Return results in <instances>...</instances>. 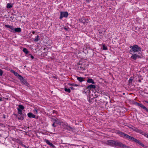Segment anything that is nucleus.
Listing matches in <instances>:
<instances>
[{"instance_id": "2f4dec72", "label": "nucleus", "mask_w": 148, "mask_h": 148, "mask_svg": "<svg viewBox=\"0 0 148 148\" xmlns=\"http://www.w3.org/2000/svg\"><path fill=\"white\" fill-rule=\"evenodd\" d=\"M18 114H20V115H21L23 113L22 112V110H20L19 109H18Z\"/></svg>"}, {"instance_id": "cd10ccee", "label": "nucleus", "mask_w": 148, "mask_h": 148, "mask_svg": "<svg viewBox=\"0 0 148 148\" xmlns=\"http://www.w3.org/2000/svg\"><path fill=\"white\" fill-rule=\"evenodd\" d=\"M135 139V138H134L133 137L130 136L128 140H130V141H132L134 142Z\"/></svg>"}, {"instance_id": "72a5a7b5", "label": "nucleus", "mask_w": 148, "mask_h": 148, "mask_svg": "<svg viewBox=\"0 0 148 148\" xmlns=\"http://www.w3.org/2000/svg\"><path fill=\"white\" fill-rule=\"evenodd\" d=\"M69 85L73 86H79V85L77 84H69Z\"/></svg>"}, {"instance_id": "3c124183", "label": "nucleus", "mask_w": 148, "mask_h": 148, "mask_svg": "<svg viewBox=\"0 0 148 148\" xmlns=\"http://www.w3.org/2000/svg\"><path fill=\"white\" fill-rule=\"evenodd\" d=\"M24 147H26V146L25 145H24Z\"/></svg>"}, {"instance_id": "9d476101", "label": "nucleus", "mask_w": 148, "mask_h": 148, "mask_svg": "<svg viewBox=\"0 0 148 148\" xmlns=\"http://www.w3.org/2000/svg\"><path fill=\"white\" fill-rule=\"evenodd\" d=\"M44 141L48 145H50L53 148H54L55 147V146L52 143H50L49 140L47 139H45Z\"/></svg>"}, {"instance_id": "5701e85b", "label": "nucleus", "mask_w": 148, "mask_h": 148, "mask_svg": "<svg viewBox=\"0 0 148 148\" xmlns=\"http://www.w3.org/2000/svg\"><path fill=\"white\" fill-rule=\"evenodd\" d=\"M21 82L23 83V84L27 86H28L29 85V84L27 81L25 79Z\"/></svg>"}, {"instance_id": "a211bd4d", "label": "nucleus", "mask_w": 148, "mask_h": 148, "mask_svg": "<svg viewBox=\"0 0 148 148\" xmlns=\"http://www.w3.org/2000/svg\"><path fill=\"white\" fill-rule=\"evenodd\" d=\"M87 82L88 83H91L92 84H95V82L93 81L92 79L88 78Z\"/></svg>"}, {"instance_id": "c756f323", "label": "nucleus", "mask_w": 148, "mask_h": 148, "mask_svg": "<svg viewBox=\"0 0 148 148\" xmlns=\"http://www.w3.org/2000/svg\"><path fill=\"white\" fill-rule=\"evenodd\" d=\"M102 49L103 50H107L108 49L107 48L105 44H103V45Z\"/></svg>"}, {"instance_id": "dca6fc26", "label": "nucleus", "mask_w": 148, "mask_h": 148, "mask_svg": "<svg viewBox=\"0 0 148 148\" xmlns=\"http://www.w3.org/2000/svg\"><path fill=\"white\" fill-rule=\"evenodd\" d=\"M21 32V28L20 27L16 28H14V30L13 31V32Z\"/></svg>"}, {"instance_id": "9b49d317", "label": "nucleus", "mask_w": 148, "mask_h": 148, "mask_svg": "<svg viewBox=\"0 0 148 148\" xmlns=\"http://www.w3.org/2000/svg\"><path fill=\"white\" fill-rule=\"evenodd\" d=\"M138 54H134L132 55L131 57V58L134 60H136L137 58H140V56L137 55Z\"/></svg>"}, {"instance_id": "5fc2aeb1", "label": "nucleus", "mask_w": 148, "mask_h": 148, "mask_svg": "<svg viewBox=\"0 0 148 148\" xmlns=\"http://www.w3.org/2000/svg\"><path fill=\"white\" fill-rule=\"evenodd\" d=\"M34 148V147H33V148Z\"/></svg>"}, {"instance_id": "20e7f679", "label": "nucleus", "mask_w": 148, "mask_h": 148, "mask_svg": "<svg viewBox=\"0 0 148 148\" xmlns=\"http://www.w3.org/2000/svg\"><path fill=\"white\" fill-rule=\"evenodd\" d=\"M68 12H61L60 13V19H62L63 17H67L68 15Z\"/></svg>"}, {"instance_id": "4468645a", "label": "nucleus", "mask_w": 148, "mask_h": 148, "mask_svg": "<svg viewBox=\"0 0 148 148\" xmlns=\"http://www.w3.org/2000/svg\"><path fill=\"white\" fill-rule=\"evenodd\" d=\"M52 119L53 120L54 122H55V123H56V124L59 125H61V122L60 121H58V119L57 118H52Z\"/></svg>"}, {"instance_id": "aec40b11", "label": "nucleus", "mask_w": 148, "mask_h": 148, "mask_svg": "<svg viewBox=\"0 0 148 148\" xmlns=\"http://www.w3.org/2000/svg\"><path fill=\"white\" fill-rule=\"evenodd\" d=\"M77 79L80 82L84 81V79L82 77L77 76Z\"/></svg>"}, {"instance_id": "58836bf2", "label": "nucleus", "mask_w": 148, "mask_h": 148, "mask_svg": "<svg viewBox=\"0 0 148 148\" xmlns=\"http://www.w3.org/2000/svg\"><path fill=\"white\" fill-rule=\"evenodd\" d=\"M142 147H144L145 148H148V147L145 146L144 145L143 146H142Z\"/></svg>"}, {"instance_id": "412c9836", "label": "nucleus", "mask_w": 148, "mask_h": 148, "mask_svg": "<svg viewBox=\"0 0 148 148\" xmlns=\"http://www.w3.org/2000/svg\"><path fill=\"white\" fill-rule=\"evenodd\" d=\"M10 71L12 73H13L15 75L17 76L18 77L20 75L17 72H16L13 70H11Z\"/></svg>"}, {"instance_id": "4be33fe9", "label": "nucleus", "mask_w": 148, "mask_h": 148, "mask_svg": "<svg viewBox=\"0 0 148 148\" xmlns=\"http://www.w3.org/2000/svg\"><path fill=\"white\" fill-rule=\"evenodd\" d=\"M66 129L69 131H73L75 130L74 128H73L69 126H67L66 127Z\"/></svg>"}, {"instance_id": "79ce46f5", "label": "nucleus", "mask_w": 148, "mask_h": 148, "mask_svg": "<svg viewBox=\"0 0 148 148\" xmlns=\"http://www.w3.org/2000/svg\"><path fill=\"white\" fill-rule=\"evenodd\" d=\"M32 33L33 34H34L35 33V32L33 31L32 32Z\"/></svg>"}, {"instance_id": "423d86ee", "label": "nucleus", "mask_w": 148, "mask_h": 148, "mask_svg": "<svg viewBox=\"0 0 148 148\" xmlns=\"http://www.w3.org/2000/svg\"><path fill=\"white\" fill-rule=\"evenodd\" d=\"M77 67L78 69L79 70L83 71L85 70L84 66L83 64L82 63H78Z\"/></svg>"}, {"instance_id": "a878e982", "label": "nucleus", "mask_w": 148, "mask_h": 148, "mask_svg": "<svg viewBox=\"0 0 148 148\" xmlns=\"http://www.w3.org/2000/svg\"><path fill=\"white\" fill-rule=\"evenodd\" d=\"M18 78L20 79L21 82H22L24 79V78L20 75L18 77Z\"/></svg>"}, {"instance_id": "bb28decb", "label": "nucleus", "mask_w": 148, "mask_h": 148, "mask_svg": "<svg viewBox=\"0 0 148 148\" xmlns=\"http://www.w3.org/2000/svg\"><path fill=\"white\" fill-rule=\"evenodd\" d=\"M133 79H134V77H131L128 81L129 83V84L131 83L132 82Z\"/></svg>"}, {"instance_id": "f3484780", "label": "nucleus", "mask_w": 148, "mask_h": 148, "mask_svg": "<svg viewBox=\"0 0 148 148\" xmlns=\"http://www.w3.org/2000/svg\"><path fill=\"white\" fill-rule=\"evenodd\" d=\"M27 116H28L29 118H35L36 117L35 115L33 114L31 112L28 113L27 114Z\"/></svg>"}, {"instance_id": "09e8293b", "label": "nucleus", "mask_w": 148, "mask_h": 148, "mask_svg": "<svg viewBox=\"0 0 148 148\" xmlns=\"http://www.w3.org/2000/svg\"><path fill=\"white\" fill-rule=\"evenodd\" d=\"M138 81L139 82H141V80H140L139 79L138 80Z\"/></svg>"}, {"instance_id": "2eb2a0df", "label": "nucleus", "mask_w": 148, "mask_h": 148, "mask_svg": "<svg viewBox=\"0 0 148 148\" xmlns=\"http://www.w3.org/2000/svg\"><path fill=\"white\" fill-rule=\"evenodd\" d=\"M134 142L136 143H137L139 145H141L142 146H144V145L140 141L137 139L136 138H135Z\"/></svg>"}, {"instance_id": "1a4fd4ad", "label": "nucleus", "mask_w": 148, "mask_h": 148, "mask_svg": "<svg viewBox=\"0 0 148 148\" xmlns=\"http://www.w3.org/2000/svg\"><path fill=\"white\" fill-rule=\"evenodd\" d=\"M96 88L95 86L92 84H91L88 86L86 88V89L88 90H93Z\"/></svg>"}, {"instance_id": "49530a36", "label": "nucleus", "mask_w": 148, "mask_h": 148, "mask_svg": "<svg viewBox=\"0 0 148 148\" xmlns=\"http://www.w3.org/2000/svg\"><path fill=\"white\" fill-rule=\"evenodd\" d=\"M64 29H65L66 30V31H67V30H68V29H67V28H65H65H64Z\"/></svg>"}, {"instance_id": "ea45409f", "label": "nucleus", "mask_w": 148, "mask_h": 148, "mask_svg": "<svg viewBox=\"0 0 148 148\" xmlns=\"http://www.w3.org/2000/svg\"><path fill=\"white\" fill-rule=\"evenodd\" d=\"M70 88L71 89V90H74L75 88H74L73 87H70Z\"/></svg>"}, {"instance_id": "ddd939ff", "label": "nucleus", "mask_w": 148, "mask_h": 148, "mask_svg": "<svg viewBox=\"0 0 148 148\" xmlns=\"http://www.w3.org/2000/svg\"><path fill=\"white\" fill-rule=\"evenodd\" d=\"M5 26L6 28H9L10 29L9 30L11 32H13V31L14 30V28L12 26L8 25H5Z\"/></svg>"}, {"instance_id": "f257e3e1", "label": "nucleus", "mask_w": 148, "mask_h": 148, "mask_svg": "<svg viewBox=\"0 0 148 148\" xmlns=\"http://www.w3.org/2000/svg\"><path fill=\"white\" fill-rule=\"evenodd\" d=\"M130 48H131L130 51V53L131 54H132L134 53H139L141 52V48L137 45H134L133 46H131Z\"/></svg>"}, {"instance_id": "7c9ffc66", "label": "nucleus", "mask_w": 148, "mask_h": 148, "mask_svg": "<svg viewBox=\"0 0 148 148\" xmlns=\"http://www.w3.org/2000/svg\"><path fill=\"white\" fill-rule=\"evenodd\" d=\"M64 90L65 91L68 92L69 93L71 92V90L70 88H65Z\"/></svg>"}, {"instance_id": "a19ab883", "label": "nucleus", "mask_w": 148, "mask_h": 148, "mask_svg": "<svg viewBox=\"0 0 148 148\" xmlns=\"http://www.w3.org/2000/svg\"><path fill=\"white\" fill-rule=\"evenodd\" d=\"M145 136L146 137H147V138H148V135H147V134L145 133Z\"/></svg>"}, {"instance_id": "8fccbe9b", "label": "nucleus", "mask_w": 148, "mask_h": 148, "mask_svg": "<svg viewBox=\"0 0 148 148\" xmlns=\"http://www.w3.org/2000/svg\"><path fill=\"white\" fill-rule=\"evenodd\" d=\"M145 102H146L147 103H148V101H145Z\"/></svg>"}, {"instance_id": "c03bdc74", "label": "nucleus", "mask_w": 148, "mask_h": 148, "mask_svg": "<svg viewBox=\"0 0 148 148\" xmlns=\"http://www.w3.org/2000/svg\"><path fill=\"white\" fill-rule=\"evenodd\" d=\"M93 100V99H90V100H89V101H90V102H91L92 101V100Z\"/></svg>"}, {"instance_id": "393cba45", "label": "nucleus", "mask_w": 148, "mask_h": 148, "mask_svg": "<svg viewBox=\"0 0 148 148\" xmlns=\"http://www.w3.org/2000/svg\"><path fill=\"white\" fill-rule=\"evenodd\" d=\"M12 7V5L10 3H8L7 4V8L8 9H10Z\"/></svg>"}, {"instance_id": "f8f14e48", "label": "nucleus", "mask_w": 148, "mask_h": 148, "mask_svg": "<svg viewBox=\"0 0 148 148\" xmlns=\"http://www.w3.org/2000/svg\"><path fill=\"white\" fill-rule=\"evenodd\" d=\"M26 116V114L24 113H23L20 115V116L18 117V119L19 120H23L24 119V117Z\"/></svg>"}, {"instance_id": "37998d69", "label": "nucleus", "mask_w": 148, "mask_h": 148, "mask_svg": "<svg viewBox=\"0 0 148 148\" xmlns=\"http://www.w3.org/2000/svg\"><path fill=\"white\" fill-rule=\"evenodd\" d=\"M87 1V2H89L90 1H91V0H86Z\"/></svg>"}, {"instance_id": "e433bc0d", "label": "nucleus", "mask_w": 148, "mask_h": 148, "mask_svg": "<svg viewBox=\"0 0 148 148\" xmlns=\"http://www.w3.org/2000/svg\"><path fill=\"white\" fill-rule=\"evenodd\" d=\"M14 115L16 116V117L18 118V117H19V115L15 114H13Z\"/></svg>"}, {"instance_id": "473e14b6", "label": "nucleus", "mask_w": 148, "mask_h": 148, "mask_svg": "<svg viewBox=\"0 0 148 148\" xmlns=\"http://www.w3.org/2000/svg\"><path fill=\"white\" fill-rule=\"evenodd\" d=\"M81 22L84 24H85V23L86 22V20L85 19H82L81 20Z\"/></svg>"}, {"instance_id": "a18cd8bd", "label": "nucleus", "mask_w": 148, "mask_h": 148, "mask_svg": "<svg viewBox=\"0 0 148 148\" xmlns=\"http://www.w3.org/2000/svg\"><path fill=\"white\" fill-rule=\"evenodd\" d=\"M2 98H1V97H0V101H2Z\"/></svg>"}, {"instance_id": "c85d7f7f", "label": "nucleus", "mask_w": 148, "mask_h": 148, "mask_svg": "<svg viewBox=\"0 0 148 148\" xmlns=\"http://www.w3.org/2000/svg\"><path fill=\"white\" fill-rule=\"evenodd\" d=\"M39 36H37L36 37V38L34 39V41L35 42H37L39 40Z\"/></svg>"}, {"instance_id": "b1692460", "label": "nucleus", "mask_w": 148, "mask_h": 148, "mask_svg": "<svg viewBox=\"0 0 148 148\" xmlns=\"http://www.w3.org/2000/svg\"><path fill=\"white\" fill-rule=\"evenodd\" d=\"M23 51L26 54H27L29 53V51L26 48H23Z\"/></svg>"}, {"instance_id": "f704fd0d", "label": "nucleus", "mask_w": 148, "mask_h": 148, "mask_svg": "<svg viewBox=\"0 0 148 148\" xmlns=\"http://www.w3.org/2000/svg\"><path fill=\"white\" fill-rule=\"evenodd\" d=\"M3 73V71L2 70L0 69V76H2V75Z\"/></svg>"}, {"instance_id": "de8ad7c7", "label": "nucleus", "mask_w": 148, "mask_h": 148, "mask_svg": "<svg viewBox=\"0 0 148 148\" xmlns=\"http://www.w3.org/2000/svg\"><path fill=\"white\" fill-rule=\"evenodd\" d=\"M35 111H36V112L37 113V110L36 109L35 110Z\"/></svg>"}, {"instance_id": "864d4df0", "label": "nucleus", "mask_w": 148, "mask_h": 148, "mask_svg": "<svg viewBox=\"0 0 148 148\" xmlns=\"http://www.w3.org/2000/svg\"><path fill=\"white\" fill-rule=\"evenodd\" d=\"M26 66H24V67H25Z\"/></svg>"}, {"instance_id": "7ed1b4c3", "label": "nucleus", "mask_w": 148, "mask_h": 148, "mask_svg": "<svg viewBox=\"0 0 148 148\" xmlns=\"http://www.w3.org/2000/svg\"><path fill=\"white\" fill-rule=\"evenodd\" d=\"M116 142L112 140H108L106 142V144L108 145L115 147Z\"/></svg>"}, {"instance_id": "39448f33", "label": "nucleus", "mask_w": 148, "mask_h": 148, "mask_svg": "<svg viewBox=\"0 0 148 148\" xmlns=\"http://www.w3.org/2000/svg\"><path fill=\"white\" fill-rule=\"evenodd\" d=\"M118 133L119 134H120L122 137H123L127 139L128 140L129 139L130 136L127 134H125L123 132H118Z\"/></svg>"}, {"instance_id": "0eeeda50", "label": "nucleus", "mask_w": 148, "mask_h": 148, "mask_svg": "<svg viewBox=\"0 0 148 148\" xmlns=\"http://www.w3.org/2000/svg\"><path fill=\"white\" fill-rule=\"evenodd\" d=\"M117 146H119L122 147H127L126 145L124 144H122V143L118 141H116L115 144V147Z\"/></svg>"}, {"instance_id": "6ab92c4d", "label": "nucleus", "mask_w": 148, "mask_h": 148, "mask_svg": "<svg viewBox=\"0 0 148 148\" xmlns=\"http://www.w3.org/2000/svg\"><path fill=\"white\" fill-rule=\"evenodd\" d=\"M25 108L22 105H19L18 106V107L17 108V110H18V109H19L20 110H22L24 109Z\"/></svg>"}, {"instance_id": "f03ea898", "label": "nucleus", "mask_w": 148, "mask_h": 148, "mask_svg": "<svg viewBox=\"0 0 148 148\" xmlns=\"http://www.w3.org/2000/svg\"><path fill=\"white\" fill-rule=\"evenodd\" d=\"M132 127H130V128H131V129H132V130H134V131H135L136 132L139 133L142 135H144V136H145V133L144 132H143V131L140 130L138 129L137 128H135L133 126H132Z\"/></svg>"}, {"instance_id": "603ef678", "label": "nucleus", "mask_w": 148, "mask_h": 148, "mask_svg": "<svg viewBox=\"0 0 148 148\" xmlns=\"http://www.w3.org/2000/svg\"><path fill=\"white\" fill-rule=\"evenodd\" d=\"M123 95H124L125 94V93H123Z\"/></svg>"}, {"instance_id": "c9c22d12", "label": "nucleus", "mask_w": 148, "mask_h": 148, "mask_svg": "<svg viewBox=\"0 0 148 148\" xmlns=\"http://www.w3.org/2000/svg\"><path fill=\"white\" fill-rule=\"evenodd\" d=\"M30 56V57L32 59H33L34 58V57L32 56V55L29 54V56Z\"/></svg>"}, {"instance_id": "6e6552de", "label": "nucleus", "mask_w": 148, "mask_h": 148, "mask_svg": "<svg viewBox=\"0 0 148 148\" xmlns=\"http://www.w3.org/2000/svg\"><path fill=\"white\" fill-rule=\"evenodd\" d=\"M136 104L137 105L142 108L145 110L146 112H148V109L146 108L145 106H144L142 104L136 102Z\"/></svg>"}, {"instance_id": "4c0bfd02", "label": "nucleus", "mask_w": 148, "mask_h": 148, "mask_svg": "<svg viewBox=\"0 0 148 148\" xmlns=\"http://www.w3.org/2000/svg\"><path fill=\"white\" fill-rule=\"evenodd\" d=\"M55 122H54L52 124V125L53 127H56V125H55Z\"/></svg>"}]
</instances>
